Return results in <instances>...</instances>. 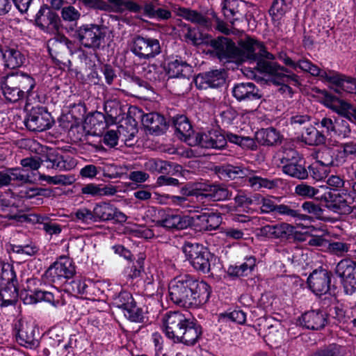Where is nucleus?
<instances>
[{"instance_id":"f257e3e1","label":"nucleus","mask_w":356,"mask_h":356,"mask_svg":"<svg viewBox=\"0 0 356 356\" xmlns=\"http://www.w3.org/2000/svg\"><path fill=\"white\" fill-rule=\"evenodd\" d=\"M211 285L190 274L175 277L168 284V299L174 305L186 309H200L211 296Z\"/></svg>"},{"instance_id":"f03ea898","label":"nucleus","mask_w":356,"mask_h":356,"mask_svg":"<svg viewBox=\"0 0 356 356\" xmlns=\"http://www.w3.org/2000/svg\"><path fill=\"white\" fill-rule=\"evenodd\" d=\"M268 214L285 222H311L312 217L300 213L299 202L282 197H273Z\"/></svg>"},{"instance_id":"7ed1b4c3","label":"nucleus","mask_w":356,"mask_h":356,"mask_svg":"<svg viewBox=\"0 0 356 356\" xmlns=\"http://www.w3.org/2000/svg\"><path fill=\"white\" fill-rule=\"evenodd\" d=\"M186 261L199 273L208 274L211 272V262L214 254L209 248L198 243L185 241L181 246Z\"/></svg>"},{"instance_id":"20e7f679","label":"nucleus","mask_w":356,"mask_h":356,"mask_svg":"<svg viewBox=\"0 0 356 356\" xmlns=\"http://www.w3.org/2000/svg\"><path fill=\"white\" fill-rule=\"evenodd\" d=\"M106 35L104 25L90 23L76 27L70 36L81 46L95 51L99 49L104 43Z\"/></svg>"},{"instance_id":"39448f33","label":"nucleus","mask_w":356,"mask_h":356,"mask_svg":"<svg viewBox=\"0 0 356 356\" xmlns=\"http://www.w3.org/2000/svg\"><path fill=\"white\" fill-rule=\"evenodd\" d=\"M235 62L254 63L260 57L275 60V55L267 50L265 44L252 38L241 40L236 45Z\"/></svg>"},{"instance_id":"423d86ee","label":"nucleus","mask_w":356,"mask_h":356,"mask_svg":"<svg viewBox=\"0 0 356 356\" xmlns=\"http://www.w3.org/2000/svg\"><path fill=\"white\" fill-rule=\"evenodd\" d=\"M19 297L24 305H33L44 302L54 308H60L67 304L64 293L56 288H54L51 291L39 289L34 290L24 289L19 293Z\"/></svg>"},{"instance_id":"0eeeda50","label":"nucleus","mask_w":356,"mask_h":356,"mask_svg":"<svg viewBox=\"0 0 356 356\" xmlns=\"http://www.w3.org/2000/svg\"><path fill=\"white\" fill-rule=\"evenodd\" d=\"M204 42H207L206 47L211 48L208 50L211 56L220 62H235L236 44L232 38L224 35L214 38L211 35L210 38Z\"/></svg>"},{"instance_id":"6e6552de","label":"nucleus","mask_w":356,"mask_h":356,"mask_svg":"<svg viewBox=\"0 0 356 356\" xmlns=\"http://www.w3.org/2000/svg\"><path fill=\"white\" fill-rule=\"evenodd\" d=\"M320 197L324 199L326 207L334 213L349 214L355 207L353 205L355 197L343 191L340 193L338 190H333L316 197V199Z\"/></svg>"},{"instance_id":"1a4fd4ad","label":"nucleus","mask_w":356,"mask_h":356,"mask_svg":"<svg viewBox=\"0 0 356 356\" xmlns=\"http://www.w3.org/2000/svg\"><path fill=\"white\" fill-rule=\"evenodd\" d=\"M75 273L73 261L67 256H60L45 270L43 277L49 283H57L70 280Z\"/></svg>"},{"instance_id":"9d476101","label":"nucleus","mask_w":356,"mask_h":356,"mask_svg":"<svg viewBox=\"0 0 356 356\" xmlns=\"http://www.w3.org/2000/svg\"><path fill=\"white\" fill-rule=\"evenodd\" d=\"M333 273L322 266L314 270L307 278L309 289L316 295L321 296L327 293H334L336 287L332 284Z\"/></svg>"},{"instance_id":"9b49d317","label":"nucleus","mask_w":356,"mask_h":356,"mask_svg":"<svg viewBox=\"0 0 356 356\" xmlns=\"http://www.w3.org/2000/svg\"><path fill=\"white\" fill-rule=\"evenodd\" d=\"M191 147L222 150L226 148L224 129L219 126L197 132Z\"/></svg>"},{"instance_id":"f8f14e48","label":"nucleus","mask_w":356,"mask_h":356,"mask_svg":"<svg viewBox=\"0 0 356 356\" xmlns=\"http://www.w3.org/2000/svg\"><path fill=\"white\" fill-rule=\"evenodd\" d=\"M54 123L51 114L45 107L35 106L26 113L24 124L26 128L33 132H41L50 129Z\"/></svg>"},{"instance_id":"ddd939ff","label":"nucleus","mask_w":356,"mask_h":356,"mask_svg":"<svg viewBox=\"0 0 356 356\" xmlns=\"http://www.w3.org/2000/svg\"><path fill=\"white\" fill-rule=\"evenodd\" d=\"M131 51L140 59L149 60L161 53V47L156 38L137 35L133 38Z\"/></svg>"},{"instance_id":"4468645a","label":"nucleus","mask_w":356,"mask_h":356,"mask_svg":"<svg viewBox=\"0 0 356 356\" xmlns=\"http://www.w3.org/2000/svg\"><path fill=\"white\" fill-rule=\"evenodd\" d=\"M168 122L169 128L173 129L176 137L191 146L197 132L194 131L187 115L181 113H169Z\"/></svg>"},{"instance_id":"2eb2a0df","label":"nucleus","mask_w":356,"mask_h":356,"mask_svg":"<svg viewBox=\"0 0 356 356\" xmlns=\"http://www.w3.org/2000/svg\"><path fill=\"white\" fill-rule=\"evenodd\" d=\"M35 24L45 33H56L62 31L60 15L46 3H42L35 14Z\"/></svg>"},{"instance_id":"dca6fc26","label":"nucleus","mask_w":356,"mask_h":356,"mask_svg":"<svg viewBox=\"0 0 356 356\" xmlns=\"http://www.w3.org/2000/svg\"><path fill=\"white\" fill-rule=\"evenodd\" d=\"M278 58L284 65L289 67L294 73H299L301 72L304 73H309L312 76L319 77L324 81L325 74H328V71L321 69L318 66L306 58L294 60L289 57L286 53L281 52L279 54Z\"/></svg>"},{"instance_id":"f3484780","label":"nucleus","mask_w":356,"mask_h":356,"mask_svg":"<svg viewBox=\"0 0 356 356\" xmlns=\"http://www.w3.org/2000/svg\"><path fill=\"white\" fill-rule=\"evenodd\" d=\"M161 67L169 79H190L193 72V67L184 58L177 55L168 56L161 63Z\"/></svg>"},{"instance_id":"a211bd4d","label":"nucleus","mask_w":356,"mask_h":356,"mask_svg":"<svg viewBox=\"0 0 356 356\" xmlns=\"http://www.w3.org/2000/svg\"><path fill=\"white\" fill-rule=\"evenodd\" d=\"M188 319L179 311L167 312L163 318V332L165 337L177 343Z\"/></svg>"},{"instance_id":"6ab92c4d","label":"nucleus","mask_w":356,"mask_h":356,"mask_svg":"<svg viewBox=\"0 0 356 356\" xmlns=\"http://www.w3.org/2000/svg\"><path fill=\"white\" fill-rule=\"evenodd\" d=\"M335 273L341 280L345 293L353 294L356 291V261L342 259L337 264Z\"/></svg>"},{"instance_id":"aec40b11","label":"nucleus","mask_w":356,"mask_h":356,"mask_svg":"<svg viewBox=\"0 0 356 356\" xmlns=\"http://www.w3.org/2000/svg\"><path fill=\"white\" fill-rule=\"evenodd\" d=\"M325 105L337 113L339 117L356 125V106L354 104L326 92Z\"/></svg>"},{"instance_id":"412c9836","label":"nucleus","mask_w":356,"mask_h":356,"mask_svg":"<svg viewBox=\"0 0 356 356\" xmlns=\"http://www.w3.org/2000/svg\"><path fill=\"white\" fill-rule=\"evenodd\" d=\"M41 161L47 168L58 170H70L76 164L75 159L70 155L52 148L42 156Z\"/></svg>"},{"instance_id":"4be33fe9","label":"nucleus","mask_w":356,"mask_h":356,"mask_svg":"<svg viewBox=\"0 0 356 356\" xmlns=\"http://www.w3.org/2000/svg\"><path fill=\"white\" fill-rule=\"evenodd\" d=\"M169 6L176 16L182 17L192 24L198 25L207 31L213 29L212 19L197 10L181 6L175 3H170Z\"/></svg>"},{"instance_id":"5701e85b","label":"nucleus","mask_w":356,"mask_h":356,"mask_svg":"<svg viewBox=\"0 0 356 356\" xmlns=\"http://www.w3.org/2000/svg\"><path fill=\"white\" fill-rule=\"evenodd\" d=\"M73 3L79 1L86 9L90 10L109 11L114 9L122 12L124 9L137 10L136 3L124 0H71Z\"/></svg>"},{"instance_id":"b1692460","label":"nucleus","mask_w":356,"mask_h":356,"mask_svg":"<svg viewBox=\"0 0 356 356\" xmlns=\"http://www.w3.org/2000/svg\"><path fill=\"white\" fill-rule=\"evenodd\" d=\"M35 330L36 327L33 323L19 320L14 325L13 334L20 346L32 349L39 344L35 337Z\"/></svg>"},{"instance_id":"393cba45","label":"nucleus","mask_w":356,"mask_h":356,"mask_svg":"<svg viewBox=\"0 0 356 356\" xmlns=\"http://www.w3.org/2000/svg\"><path fill=\"white\" fill-rule=\"evenodd\" d=\"M227 76L225 69L211 70L198 74L195 79V84L199 90L218 88L222 87Z\"/></svg>"},{"instance_id":"a878e982","label":"nucleus","mask_w":356,"mask_h":356,"mask_svg":"<svg viewBox=\"0 0 356 356\" xmlns=\"http://www.w3.org/2000/svg\"><path fill=\"white\" fill-rule=\"evenodd\" d=\"M31 181L30 172L19 168H6L0 170V188L7 186H23Z\"/></svg>"},{"instance_id":"bb28decb","label":"nucleus","mask_w":356,"mask_h":356,"mask_svg":"<svg viewBox=\"0 0 356 356\" xmlns=\"http://www.w3.org/2000/svg\"><path fill=\"white\" fill-rule=\"evenodd\" d=\"M268 77L275 85L283 86L290 92H292V88L288 84L294 86L301 85L300 77L296 73H294L289 67L281 65L278 63Z\"/></svg>"},{"instance_id":"cd10ccee","label":"nucleus","mask_w":356,"mask_h":356,"mask_svg":"<svg viewBox=\"0 0 356 356\" xmlns=\"http://www.w3.org/2000/svg\"><path fill=\"white\" fill-rule=\"evenodd\" d=\"M220 7L225 20L232 26L237 22L247 20L245 6L241 0H222Z\"/></svg>"},{"instance_id":"c85d7f7f","label":"nucleus","mask_w":356,"mask_h":356,"mask_svg":"<svg viewBox=\"0 0 356 356\" xmlns=\"http://www.w3.org/2000/svg\"><path fill=\"white\" fill-rule=\"evenodd\" d=\"M295 233V227L283 221L275 225H266L260 228L261 236L271 239H280L281 241L294 238Z\"/></svg>"},{"instance_id":"c756f323","label":"nucleus","mask_w":356,"mask_h":356,"mask_svg":"<svg viewBox=\"0 0 356 356\" xmlns=\"http://www.w3.org/2000/svg\"><path fill=\"white\" fill-rule=\"evenodd\" d=\"M232 95L238 102L243 103L259 102L263 97L261 90L252 82L235 83L232 88Z\"/></svg>"},{"instance_id":"7c9ffc66","label":"nucleus","mask_w":356,"mask_h":356,"mask_svg":"<svg viewBox=\"0 0 356 356\" xmlns=\"http://www.w3.org/2000/svg\"><path fill=\"white\" fill-rule=\"evenodd\" d=\"M298 324L311 330H319L329 323L327 313L321 309H312L302 314L298 318Z\"/></svg>"},{"instance_id":"2f4dec72","label":"nucleus","mask_w":356,"mask_h":356,"mask_svg":"<svg viewBox=\"0 0 356 356\" xmlns=\"http://www.w3.org/2000/svg\"><path fill=\"white\" fill-rule=\"evenodd\" d=\"M141 121L145 129L152 135L161 136L169 129L168 118L160 113L151 112L143 114Z\"/></svg>"},{"instance_id":"473e14b6","label":"nucleus","mask_w":356,"mask_h":356,"mask_svg":"<svg viewBox=\"0 0 356 356\" xmlns=\"http://www.w3.org/2000/svg\"><path fill=\"white\" fill-rule=\"evenodd\" d=\"M26 56L17 45H3L1 66L6 70H17L25 64Z\"/></svg>"},{"instance_id":"72a5a7b5","label":"nucleus","mask_w":356,"mask_h":356,"mask_svg":"<svg viewBox=\"0 0 356 356\" xmlns=\"http://www.w3.org/2000/svg\"><path fill=\"white\" fill-rule=\"evenodd\" d=\"M325 81L347 93L356 95V78L355 77L330 70L328 74H325Z\"/></svg>"},{"instance_id":"f704fd0d","label":"nucleus","mask_w":356,"mask_h":356,"mask_svg":"<svg viewBox=\"0 0 356 356\" xmlns=\"http://www.w3.org/2000/svg\"><path fill=\"white\" fill-rule=\"evenodd\" d=\"M202 334L203 328L200 323L195 318H189L177 343L194 346L202 339Z\"/></svg>"},{"instance_id":"c9c22d12","label":"nucleus","mask_w":356,"mask_h":356,"mask_svg":"<svg viewBox=\"0 0 356 356\" xmlns=\"http://www.w3.org/2000/svg\"><path fill=\"white\" fill-rule=\"evenodd\" d=\"M15 85L21 90L20 92L26 98V102L29 103L34 99L33 89L35 88L36 82L35 79L31 75L25 72L21 73H8Z\"/></svg>"},{"instance_id":"e433bc0d","label":"nucleus","mask_w":356,"mask_h":356,"mask_svg":"<svg viewBox=\"0 0 356 356\" xmlns=\"http://www.w3.org/2000/svg\"><path fill=\"white\" fill-rule=\"evenodd\" d=\"M0 90L6 103H17L26 101L21 90L15 85L8 74L0 78Z\"/></svg>"},{"instance_id":"4c0bfd02","label":"nucleus","mask_w":356,"mask_h":356,"mask_svg":"<svg viewBox=\"0 0 356 356\" xmlns=\"http://www.w3.org/2000/svg\"><path fill=\"white\" fill-rule=\"evenodd\" d=\"M81 13L73 6H64L60 11V20L62 24V31L65 30L70 35L77 26Z\"/></svg>"},{"instance_id":"58836bf2","label":"nucleus","mask_w":356,"mask_h":356,"mask_svg":"<svg viewBox=\"0 0 356 356\" xmlns=\"http://www.w3.org/2000/svg\"><path fill=\"white\" fill-rule=\"evenodd\" d=\"M247 169L231 164H220L213 166V172L223 181L242 179L247 176Z\"/></svg>"},{"instance_id":"ea45409f","label":"nucleus","mask_w":356,"mask_h":356,"mask_svg":"<svg viewBox=\"0 0 356 356\" xmlns=\"http://www.w3.org/2000/svg\"><path fill=\"white\" fill-rule=\"evenodd\" d=\"M283 136L277 129L270 127L255 133L257 143L263 146H275L282 143Z\"/></svg>"},{"instance_id":"a19ab883","label":"nucleus","mask_w":356,"mask_h":356,"mask_svg":"<svg viewBox=\"0 0 356 356\" xmlns=\"http://www.w3.org/2000/svg\"><path fill=\"white\" fill-rule=\"evenodd\" d=\"M178 26L182 29L186 30V33L184 35L186 40L191 41L195 46H206L207 42H204L210 38L211 34L201 31V27L200 26H192L189 24L183 22L181 20H180Z\"/></svg>"},{"instance_id":"79ce46f5","label":"nucleus","mask_w":356,"mask_h":356,"mask_svg":"<svg viewBox=\"0 0 356 356\" xmlns=\"http://www.w3.org/2000/svg\"><path fill=\"white\" fill-rule=\"evenodd\" d=\"M84 127H88L95 134H102L110 127L104 113L99 111L89 113L85 119Z\"/></svg>"},{"instance_id":"37998d69","label":"nucleus","mask_w":356,"mask_h":356,"mask_svg":"<svg viewBox=\"0 0 356 356\" xmlns=\"http://www.w3.org/2000/svg\"><path fill=\"white\" fill-rule=\"evenodd\" d=\"M19 298L18 285L15 284H0V307H7L15 305Z\"/></svg>"},{"instance_id":"c03bdc74","label":"nucleus","mask_w":356,"mask_h":356,"mask_svg":"<svg viewBox=\"0 0 356 356\" xmlns=\"http://www.w3.org/2000/svg\"><path fill=\"white\" fill-rule=\"evenodd\" d=\"M65 292L74 296H81L87 299L88 293V285L86 280L80 277H72L70 280L65 281Z\"/></svg>"},{"instance_id":"a18cd8bd","label":"nucleus","mask_w":356,"mask_h":356,"mask_svg":"<svg viewBox=\"0 0 356 356\" xmlns=\"http://www.w3.org/2000/svg\"><path fill=\"white\" fill-rule=\"evenodd\" d=\"M53 190L49 188L42 187H25L19 192V197L24 200L36 199L35 203L41 204L43 203V199L40 197H50L53 196Z\"/></svg>"},{"instance_id":"49530a36","label":"nucleus","mask_w":356,"mask_h":356,"mask_svg":"<svg viewBox=\"0 0 356 356\" xmlns=\"http://www.w3.org/2000/svg\"><path fill=\"white\" fill-rule=\"evenodd\" d=\"M316 168L312 165L306 166L305 159L302 162H298L296 164L293 165L291 167H289L286 170L283 172L285 175H287L293 178L298 179H305L309 177V174L313 178H316Z\"/></svg>"},{"instance_id":"de8ad7c7","label":"nucleus","mask_w":356,"mask_h":356,"mask_svg":"<svg viewBox=\"0 0 356 356\" xmlns=\"http://www.w3.org/2000/svg\"><path fill=\"white\" fill-rule=\"evenodd\" d=\"M326 139L327 137L324 133V130L319 131L317 128L311 124L305 128V131H303L301 135V141L310 146L324 145L326 142Z\"/></svg>"},{"instance_id":"09e8293b","label":"nucleus","mask_w":356,"mask_h":356,"mask_svg":"<svg viewBox=\"0 0 356 356\" xmlns=\"http://www.w3.org/2000/svg\"><path fill=\"white\" fill-rule=\"evenodd\" d=\"M352 309H345L344 305L342 304H332L330 305L327 313V318H329V323L331 320H333L332 323L339 325L341 328L345 322L348 318Z\"/></svg>"},{"instance_id":"8fccbe9b","label":"nucleus","mask_w":356,"mask_h":356,"mask_svg":"<svg viewBox=\"0 0 356 356\" xmlns=\"http://www.w3.org/2000/svg\"><path fill=\"white\" fill-rule=\"evenodd\" d=\"M202 195L212 201H224L231 199L232 192L222 184H212L204 189Z\"/></svg>"},{"instance_id":"3c124183","label":"nucleus","mask_w":356,"mask_h":356,"mask_svg":"<svg viewBox=\"0 0 356 356\" xmlns=\"http://www.w3.org/2000/svg\"><path fill=\"white\" fill-rule=\"evenodd\" d=\"M188 221L187 215L166 214L165 218L159 222V224L168 230H180L188 227Z\"/></svg>"},{"instance_id":"603ef678","label":"nucleus","mask_w":356,"mask_h":356,"mask_svg":"<svg viewBox=\"0 0 356 356\" xmlns=\"http://www.w3.org/2000/svg\"><path fill=\"white\" fill-rule=\"evenodd\" d=\"M43 215L35 213H26L23 211H17L16 213H9L5 216V218L13 220L14 223L29 224L31 225H40Z\"/></svg>"},{"instance_id":"864d4df0","label":"nucleus","mask_w":356,"mask_h":356,"mask_svg":"<svg viewBox=\"0 0 356 356\" xmlns=\"http://www.w3.org/2000/svg\"><path fill=\"white\" fill-rule=\"evenodd\" d=\"M116 192L117 190L113 186L102 187L93 183L86 184L81 189V194L90 197L114 195Z\"/></svg>"},{"instance_id":"5fc2aeb1","label":"nucleus","mask_w":356,"mask_h":356,"mask_svg":"<svg viewBox=\"0 0 356 356\" xmlns=\"http://www.w3.org/2000/svg\"><path fill=\"white\" fill-rule=\"evenodd\" d=\"M114 205L110 202L97 203L93 208L95 222L111 221L113 215Z\"/></svg>"},{"instance_id":"6e6d98bb","label":"nucleus","mask_w":356,"mask_h":356,"mask_svg":"<svg viewBox=\"0 0 356 356\" xmlns=\"http://www.w3.org/2000/svg\"><path fill=\"white\" fill-rule=\"evenodd\" d=\"M104 116L106 118L107 123L110 126L116 124L120 121L122 109L118 102L110 101L104 104Z\"/></svg>"},{"instance_id":"4d7b16f0","label":"nucleus","mask_w":356,"mask_h":356,"mask_svg":"<svg viewBox=\"0 0 356 356\" xmlns=\"http://www.w3.org/2000/svg\"><path fill=\"white\" fill-rule=\"evenodd\" d=\"M135 300L131 292L126 290H121L119 293H116L113 296L112 305L123 312Z\"/></svg>"},{"instance_id":"13d9d810","label":"nucleus","mask_w":356,"mask_h":356,"mask_svg":"<svg viewBox=\"0 0 356 356\" xmlns=\"http://www.w3.org/2000/svg\"><path fill=\"white\" fill-rule=\"evenodd\" d=\"M303 160H305V159L302 155L300 154L296 149H284L280 159V163L282 165V172H284L286 168L291 167L298 162L301 163Z\"/></svg>"},{"instance_id":"bf43d9fd","label":"nucleus","mask_w":356,"mask_h":356,"mask_svg":"<svg viewBox=\"0 0 356 356\" xmlns=\"http://www.w3.org/2000/svg\"><path fill=\"white\" fill-rule=\"evenodd\" d=\"M173 191L178 193L175 195L176 197L182 199L181 202L179 203V206L183 207L188 204V197L197 195L196 189L193 188V185L190 182L181 183L179 181V185L175 187Z\"/></svg>"},{"instance_id":"052dcab7","label":"nucleus","mask_w":356,"mask_h":356,"mask_svg":"<svg viewBox=\"0 0 356 356\" xmlns=\"http://www.w3.org/2000/svg\"><path fill=\"white\" fill-rule=\"evenodd\" d=\"M122 314L127 320L134 323H144L146 318L143 309L136 300Z\"/></svg>"},{"instance_id":"680f3d73","label":"nucleus","mask_w":356,"mask_h":356,"mask_svg":"<svg viewBox=\"0 0 356 356\" xmlns=\"http://www.w3.org/2000/svg\"><path fill=\"white\" fill-rule=\"evenodd\" d=\"M207 209H204L201 211H195L191 215H187L188 227L195 230L196 232H204V222L207 216Z\"/></svg>"},{"instance_id":"e2e57ef3","label":"nucleus","mask_w":356,"mask_h":356,"mask_svg":"<svg viewBox=\"0 0 356 356\" xmlns=\"http://www.w3.org/2000/svg\"><path fill=\"white\" fill-rule=\"evenodd\" d=\"M170 161L160 159H151L145 163V168L152 173L169 175Z\"/></svg>"},{"instance_id":"0e129e2a","label":"nucleus","mask_w":356,"mask_h":356,"mask_svg":"<svg viewBox=\"0 0 356 356\" xmlns=\"http://www.w3.org/2000/svg\"><path fill=\"white\" fill-rule=\"evenodd\" d=\"M249 185L254 190L260 188L273 189L278 185L277 179H269L260 176L253 175L248 178Z\"/></svg>"},{"instance_id":"69168bd1","label":"nucleus","mask_w":356,"mask_h":356,"mask_svg":"<svg viewBox=\"0 0 356 356\" xmlns=\"http://www.w3.org/2000/svg\"><path fill=\"white\" fill-rule=\"evenodd\" d=\"M300 207V213H306L307 215L316 218H320L323 213V209L318 203L314 201H298ZM312 220H311L312 221Z\"/></svg>"},{"instance_id":"338daca9","label":"nucleus","mask_w":356,"mask_h":356,"mask_svg":"<svg viewBox=\"0 0 356 356\" xmlns=\"http://www.w3.org/2000/svg\"><path fill=\"white\" fill-rule=\"evenodd\" d=\"M308 356H343L341 346L332 343L317 348Z\"/></svg>"},{"instance_id":"774afa93","label":"nucleus","mask_w":356,"mask_h":356,"mask_svg":"<svg viewBox=\"0 0 356 356\" xmlns=\"http://www.w3.org/2000/svg\"><path fill=\"white\" fill-rule=\"evenodd\" d=\"M8 252H14L19 254H25L27 256H34L35 255L38 251V246L33 242L29 243L17 245V244H10L8 248L7 249Z\"/></svg>"}]
</instances>
